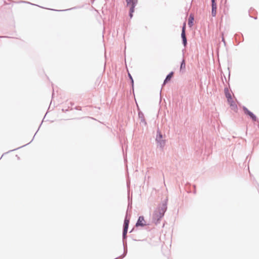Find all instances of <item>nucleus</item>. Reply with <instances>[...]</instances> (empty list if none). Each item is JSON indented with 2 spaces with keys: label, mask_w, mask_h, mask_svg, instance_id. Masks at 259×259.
<instances>
[{
  "label": "nucleus",
  "mask_w": 259,
  "mask_h": 259,
  "mask_svg": "<svg viewBox=\"0 0 259 259\" xmlns=\"http://www.w3.org/2000/svg\"><path fill=\"white\" fill-rule=\"evenodd\" d=\"M224 91L226 98L227 99L228 103L230 105L231 110L236 112L238 110V107L236 104V100L235 98L234 94L227 88L225 89Z\"/></svg>",
  "instance_id": "1"
},
{
  "label": "nucleus",
  "mask_w": 259,
  "mask_h": 259,
  "mask_svg": "<svg viewBox=\"0 0 259 259\" xmlns=\"http://www.w3.org/2000/svg\"><path fill=\"white\" fill-rule=\"evenodd\" d=\"M164 210L162 208H158L153 213V219L157 222L158 221L163 215Z\"/></svg>",
  "instance_id": "2"
},
{
  "label": "nucleus",
  "mask_w": 259,
  "mask_h": 259,
  "mask_svg": "<svg viewBox=\"0 0 259 259\" xmlns=\"http://www.w3.org/2000/svg\"><path fill=\"white\" fill-rule=\"evenodd\" d=\"M127 6L130 7V16L131 18L133 17V13L134 12V8L136 5L137 1L134 0H125Z\"/></svg>",
  "instance_id": "3"
},
{
  "label": "nucleus",
  "mask_w": 259,
  "mask_h": 259,
  "mask_svg": "<svg viewBox=\"0 0 259 259\" xmlns=\"http://www.w3.org/2000/svg\"><path fill=\"white\" fill-rule=\"evenodd\" d=\"M146 225V222L145 221L144 217L141 216L139 218V219L136 223V226H142L143 227Z\"/></svg>",
  "instance_id": "4"
},
{
  "label": "nucleus",
  "mask_w": 259,
  "mask_h": 259,
  "mask_svg": "<svg viewBox=\"0 0 259 259\" xmlns=\"http://www.w3.org/2000/svg\"><path fill=\"white\" fill-rule=\"evenodd\" d=\"M186 23H184L182 28L181 36L183 39V41L184 46H185L187 44V39L185 34Z\"/></svg>",
  "instance_id": "5"
},
{
  "label": "nucleus",
  "mask_w": 259,
  "mask_h": 259,
  "mask_svg": "<svg viewBox=\"0 0 259 259\" xmlns=\"http://www.w3.org/2000/svg\"><path fill=\"white\" fill-rule=\"evenodd\" d=\"M244 111L245 114L248 115L253 121L256 120V117L247 108H244Z\"/></svg>",
  "instance_id": "6"
},
{
  "label": "nucleus",
  "mask_w": 259,
  "mask_h": 259,
  "mask_svg": "<svg viewBox=\"0 0 259 259\" xmlns=\"http://www.w3.org/2000/svg\"><path fill=\"white\" fill-rule=\"evenodd\" d=\"M129 224V220L125 219L124 222V229L123 232V235L125 236L127 233L128 226Z\"/></svg>",
  "instance_id": "7"
},
{
  "label": "nucleus",
  "mask_w": 259,
  "mask_h": 259,
  "mask_svg": "<svg viewBox=\"0 0 259 259\" xmlns=\"http://www.w3.org/2000/svg\"><path fill=\"white\" fill-rule=\"evenodd\" d=\"M194 20V16H193V15L191 14L189 16V20H188V25L190 27H192V26L193 25Z\"/></svg>",
  "instance_id": "8"
},
{
  "label": "nucleus",
  "mask_w": 259,
  "mask_h": 259,
  "mask_svg": "<svg viewBox=\"0 0 259 259\" xmlns=\"http://www.w3.org/2000/svg\"><path fill=\"white\" fill-rule=\"evenodd\" d=\"M173 72H170L166 77L165 79L164 80V83L165 84L167 81L170 80L171 77L173 76Z\"/></svg>",
  "instance_id": "9"
},
{
  "label": "nucleus",
  "mask_w": 259,
  "mask_h": 259,
  "mask_svg": "<svg viewBox=\"0 0 259 259\" xmlns=\"http://www.w3.org/2000/svg\"><path fill=\"white\" fill-rule=\"evenodd\" d=\"M216 9L217 7L212 6V16H215L216 15Z\"/></svg>",
  "instance_id": "10"
},
{
  "label": "nucleus",
  "mask_w": 259,
  "mask_h": 259,
  "mask_svg": "<svg viewBox=\"0 0 259 259\" xmlns=\"http://www.w3.org/2000/svg\"><path fill=\"white\" fill-rule=\"evenodd\" d=\"M185 60H183L182 63H181V67H180V69H185Z\"/></svg>",
  "instance_id": "11"
},
{
  "label": "nucleus",
  "mask_w": 259,
  "mask_h": 259,
  "mask_svg": "<svg viewBox=\"0 0 259 259\" xmlns=\"http://www.w3.org/2000/svg\"><path fill=\"white\" fill-rule=\"evenodd\" d=\"M128 75L130 77V78L131 79V81H132V84L133 85V83H134V80H133V79L132 78V75H131V74L130 73H128Z\"/></svg>",
  "instance_id": "12"
},
{
  "label": "nucleus",
  "mask_w": 259,
  "mask_h": 259,
  "mask_svg": "<svg viewBox=\"0 0 259 259\" xmlns=\"http://www.w3.org/2000/svg\"><path fill=\"white\" fill-rule=\"evenodd\" d=\"M211 2H212V6L217 7V5H216L214 0H211Z\"/></svg>",
  "instance_id": "13"
},
{
  "label": "nucleus",
  "mask_w": 259,
  "mask_h": 259,
  "mask_svg": "<svg viewBox=\"0 0 259 259\" xmlns=\"http://www.w3.org/2000/svg\"><path fill=\"white\" fill-rule=\"evenodd\" d=\"M158 136H159V139L162 138V135L160 132L158 133Z\"/></svg>",
  "instance_id": "14"
}]
</instances>
